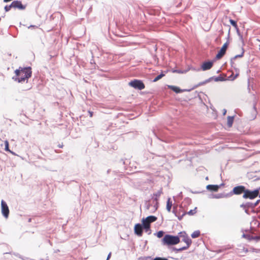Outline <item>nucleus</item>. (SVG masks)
<instances>
[{
    "instance_id": "obj_4",
    "label": "nucleus",
    "mask_w": 260,
    "mask_h": 260,
    "mask_svg": "<svg viewBox=\"0 0 260 260\" xmlns=\"http://www.w3.org/2000/svg\"><path fill=\"white\" fill-rule=\"evenodd\" d=\"M157 220V217L154 216H149L146 218H143L142 220V226L144 228L145 231L147 232L150 230V223L155 221Z\"/></svg>"
},
{
    "instance_id": "obj_24",
    "label": "nucleus",
    "mask_w": 260,
    "mask_h": 260,
    "mask_svg": "<svg viewBox=\"0 0 260 260\" xmlns=\"http://www.w3.org/2000/svg\"><path fill=\"white\" fill-rule=\"evenodd\" d=\"M164 232L162 231H160L157 233L156 236L158 238H161L164 236Z\"/></svg>"
},
{
    "instance_id": "obj_38",
    "label": "nucleus",
    "mask_w": 260,
    "mask_h": 260,
    "mask_svg": "<svg viewBox=\"0 0 260 260\" xmlns=\"http://www.w3.org/2000/svg\"><path fill=\"white\" fill-rule=\"evenodd\" d=\"M257 203H258V201H257V202H256V203L255 204V205H257Z\"/></svg>"
},
{
    "instance_id": "obj_29",
    "label": "nucleus",
    "mask_w": 260,
    "mask_h": 260,
    "mask_svg": "<svg viewBox=\"0 0 260 260\" xmlns=\"http://www.w3.org/2000/svg\"><path fill=\"white\" fill-rule=\"evenodd\" d=\"M153 260H168L166 258H162V257H156L154 258Z\"/></svg>"
},
{
    "instance_id": "obj_7",
    "label": "nucleus",
    "mask_w": 260,
    "mask_h": 260,
    "mask_svg": "<svg viewBox=\"0 0 260 260\" xmlns=\"http://www.w3.org/2000/svg\"><path fill=\"white\" fill-rule=\"evenodd\" d=\"M1 210L3 216L7 218L9 215V209L7 203L4 201H1Z\"/></svg>"
},
{
    "instance_id": "obj_22",
    "label": "nucleus",
    "mask_w": 260,
    "mask_h": 260,
    "mask_svg": "<svg viewBox=\"0 0 260 260\" xmlns=\"http://www.w3.org/2000/svg\"><path fill=\"white\" fill-rule=\"evenodd\" d=\"M5 150L6 151H9L10 152H12V151L9 149V142H8V141L7 140L5 141Z\"/></svg>"
},
{
    "instance_id": "obj_17",
    "label": "nucleus",
    "mask_w": 260,
    "mask_h": 260,
    "mask_svg": "<svg viewBox=\"0 0 260 260\" xmlns=\"http://www.w3.org/2000/svg\"><path fill=\"white\" fill-rule=\"evenodd\" d=\"M200 236V232L199 231H194L191 235L192 238H198Z\"/></svg>"
},
{
    "instance_id": "obj_9",
    "label": "nucleus",
    "mask_w": 260,
    "mask_h": 260,
    "mask_svg": "<svg viewBox=\"0 0 260 260\" xmlns=\"http://www.w3.org/2000/svg\"><path fill=\"white\" fill-rule=\"evenodd\" d=\"M246 188L245 186L242 185H239L235 187L232 190V193L234 194L239 195L242 193H245Z\"/></svg>"
},
{
    "instance_id": "obj_12",
    "label": "nucleus",
    "mask_w": 260,
    "mask_h": 260,
    "mask_svg": "<svg viewBox=\"0 0 260 260\" xmlns=\"http://www.w3.org/2000/svg\"><path fill=\"white\" fill-rule=\"evenodd\" d=\"M213 65V62L212 61H205L203 62L201 66V69L203 71L210 70Z\"/></svg>"
},
{
    "instance_id": "obj_2",
    "label": "nucleus",
    "mask_w": 260,
    "mask_h": 260,
    "mask_svg": "<svg viewBox=\"0 0 260 260\" xmlns=\"http://www.w3.org/2000/svg\"><path fill=\"white\" fill-rule=\"evenodd\" d=\"M178 236L179 237V239H181L182 241L185 243L186 245L179 248H174L173 250L175 252H178L187 249L192 244L191 240L189 238L185 232H180L179 233Z\"/></svg>"
},
{
    "instance_id": "obj_19",
    "label": "nucleus",
    "mask_w": 260,
    "mask_h": 260,
    "mask_svg": "<svg viewBox=\"0 0 260 260\" xmlns=\"http://www.w3.org/2000/svg\"><path fill=\"white\" fill-rule=\"evenodd\" d=\"M197 208L195 207L194 209L190 210L187 213H186V214H187L189 215H193L197 213Z\"/></svg>"
},
{
    "instance_id": "obj_28",
    "label": "nucleus",
    "mask_w": 260,
    "mask_h": 260,
    "mask_svg": "<svg viewBox=\"0 0 260 260\" xmlns=\"http://www.w3.org/2000/svg\"><path fill=\"white\" fill-rule=\"evenodd\" d=\"M239 76V73H237L235 76H233V75L230 76V78L232 80H235Z\"/></svg>"
},
{
    "instance_id": "obj_27",
    "label": "nucleus",
    "mask_w": 260,
    "mask_h": 260,
    "mask_svg": "<svg viewBox=\"0 0 260 260\" xmlns=\"http://www.w3.org/2000/svg\"><path fill=\"white\" fill-rule=\"evenodd\" d=\"M223 78L221 77H216L214 78V81H223Z\"/></svg>"
},
{
    "instance_id": "obj_26",
    "label": "nucleus",
    "mask_w": 260,
    "mask_h": 260,
    "mask_svg": "<svg viewBox=\"0 0 260 260\" xmlns=\"http://www.w3.org/2000/svg\"><path fill=\"white\" fill-rule=\"evenodd\" d=\"M244 52V50H243H243H242V52L241 54H239V55H237L235 56V57L233 58V59H236V58H238V57H242L243 56Z\"/></svg>"
},
{
    "instance_id": "obj_20",
    "label": "nucleus",
    "mask_w": 260,
    "mask_h": 260,
    "mask_svg": "<svg viewBox=\"0 0 260 260\" xmlns=\"http://www.w3.org/2000/svg\"><path fill=\"white\" fill-rule=\"evenodd\" d=\"M165 74H163V73H161L160 74V75H158L157 76H156L154 79H153V82H156L158 80H159V79H160L161 78H162L163 77L165 76Z\"/></svg>"
},
{
    "instance_id": "obj_6",
    "label": "nucleus",
    "mask_w": 260,
    "mask_h": 260,
    "mask_svg": "<svg viewBox=\"0 0 260 260\" xmlns=\"http://www.w3.org/2000/svg\"><path fill=\"white\" fill-rule=\"evenodd\" d=\"M129 85L139 90L143 89L145 88L144 84L140 80L135 79L128 83Z\"/></svg>"
},
{
    "instance_id": "obj_5",
    "label": "nucleus",
    "mask_w": 260,
    "mask_h": 260,
    "mask_svg": "<svg viewBox=\"0 0 260 260\" xmlns=\"http://www.w3.org/2000/svg\"><path fill=\"white\" fill-rule=\"evenodd\" d=\"M258 194L259 189H255L253 191H251L246 189L245 193L243 194V198L244 199H249L252 200L256 198Z\"/></svg>"
},
{
    "instance_id": "obj_31",
    "label": "nucleus",
    "mask_w": 260,
    "mask_h": 260,
    "mask_svg": "<svg viewBox=\"0 0 260 260\" xmlns=\"http://www.w3.org/2000/svg\"><path fill=\"white\" fill-rule=\"evenodd\" d=\"M88 113H89V114L90 117H92V116H93V112H91V111H88Z\"/></svg>"
},
{
    "instance_id": "obj_11",
    "label": "nucleus",
    "mask_w": 260,
    "mask_h": 260,
    "mask_svg": "<svg viewBox=\"0 0 260 260\" xmlns=\"http://www.w3.org/2000/svg\"><path fill=\"white\" fill-rule=\"evenodd\" d=\"M135 234L138 236H142L143 234V226L140 223L136 224L134 227Z\"/></svg>"
},
{
    "instance_id": "obj_3",
    "label": "nucleus",
    "mask_w": 260,
    "mask_h": 260,
    "mask_svg": "<svg viewBox=\"0 0 260 260\" xmlns=\"http://www.w3.org/2000/svg\"><path fill=\"white\" fill-rule=\"evenodd\" d=\"M180 242V239L178 236L171 235H166L161 240L162 244L166 246L175 245L178 244Z\"/></svg>"
},
{
    "instance_id": "obj_23",
    "label": "nucleus",
    "mask_w": 260,
    "mask_h": 260,
    "mask_svg": "<svg viewBox=\"0 0 260 260\" xmlns=\"http://www.w3.org/2000/svg\"><path fill=\"white\" fill-rule=\"evenodd\" d=\"M245 252V253H247L248 252V250L247 248H245L244 247H242V249H238V253H242V252Z\"/></svg>"
},
{
    "instance_id": "obj_32",
    "label": "nucleus",
    "mask_w": 260,
    "mask_h": 260,
    "mask_svg": "<svg viewBox=\"0 0 260 260\" xmlns=\"http://www.w3.org/2000/svg\"><path fill=\"white\" fill-rule=\"evenodd\" d=\"M186 213H184L181 216L178 217V219L181 220L182 219L183 216Z\"/></svg>"
},
{
    "instance_id": "obj_10",
    "label": "nucleus",
    "mask_w": 260,
    "mask_h": 260,
    "mask_svg": "<svg viewBox=\"0 0 260 260\" xmlns=\"http://www.w3.org/2000/svg\"><path fill=\"white\" fill-rule=\"evenodd\" d=\"M11 4L13 8L19 10H24L25 9V6L22 5L21 2L19 1H14Z\"/></svg>"
},
{
    "instance_id": "obj_18",
    "label": "nucleus",
    "mask_w": 260,
    "mask_h": 260,
    "mask_svg": "<svg viewBox=\"0 0 260 260\" xmlns=\"http://www.w3.org/2000/svg\"><path fill=\"white\" fill-rule=\"evenodd\" d=\"M248 238L247 239L249 240H255L256 241H258V240H260V236H255V237H253V236H247Z\"/></svg>"
},
{
    "instance_id": "obj_1",
    "label": "nucleus",
    "mask_w": 260,
    "mask_h": 260,
    "mask_svg": "<svg viewBox=\"0 0 260 260\" xmlns=\"http://www.w3.org/2000/svg\"><path fill=\"white\" fill-rule=\"evenodd\" d=\"M15 76L13 79L19 83L27 82L29 78H30L32 74L31 68L30 67H21L15 71Z\"/></svg>"
},
{
    "instance_id": "obj_16",
    "label": "nucleus",
    "mask_w": 260,
    "mask_h": 260,
    "mask_svg": "<svg viewBox=\"0 0 260 260\" xmlns=\"http://www.w3.org/2000/svg\"><path fill=\"white\" fill-rule=\"evenodd\" d=\"M169 88L176 93H179L181 91V90L177 86H169Z\"/></svg>"
},
{
    "instance_id": "obj_34",
    "label": "nucleus",
    "mask_w": 260,
    "mask_h": 260,
    "mask_svg": "<svg viewBox=\"0 0 260 260\" xmlns=\"http://www.w3.org/2000/svg\"><path fill=\"white\" fill-rule=\"evenodd\" d=\"M58 146L59 148H62L63 147V144H61V145L59 144V145H58Z\"/></svg>"
},
{
    "instance_id": "obj_37",
    "label": "nucleus",
    "mask_w": 260,
    "mask_h": 260,
    "mask_svg": "<svg viewBox=\"0 0 260 260\" xmlns=\"http://www.w3.org/2000/svg\"><path fill=\"white\" fill-rule=\"evenodd\" d=\"M174 72H178L177 71H174Z\"/></svg>"
},
{
    "instance_id": "obj_30",
    "label": "nucleus",
    "mask_w": 260,
    "mask_h": 260,
    "mask_svg": "<svg viewBox=\"0 0 260 260\" xmlns=\"http://www.w3.org/2000/svg\"><path fill=\"white\" fill-rule=\"evenodd\" d=\"M161 193H162V191H158V192L155 194V196H156V197H159L160 196V194H161Z\"/></svg>"
},
{
    "instance_id": "obj_21",
    "label": "nucleus",
    "mask_w": 260,
    "mask_h": 260,
    "mask_svg": "<svg viewBox=\"0 0 260 260\" xmlns=\"http://www.w3.org/2000/svg\"><path fill=\"white\" fill-rule=\"evenodd\" d=\"M230 24L233 26H234L235 28H238V25L237 24L236 21H235V20H234L233 19H230Z\"/></svg>"
},
{
    "instance_id": "obj_25",
    "label": "nucleus",
    "mask_w": 260,
    "mask_h": 260,
    "mask_svg": "<svg viewBox=\"0 0 260 260\" xmlns=\"http://www.w3.org/2000/svg\"><path fill=\"white\" fill-rule=\"evenodd\" d=\"M11 8H13L12 4L10 5H7L5 7V10L6 12L9 11Z\"/></svg>"
},
{
    "instance_id": "obj_35",
    "label": "nucleus",
    "mask_w": 260,
    "mask_h": 260,
    "mask_svg": "<svg viewBox=\"0 0 260 260\" xmlns=\"http://www.w3.org/2000/svg\"><path fill=\"white\" fill-rule=\"evenodd\" d=\"M226 112V110H224V111L223 112V115H225Z\"/></svg>"
},
{
    "instance_id": "obj_13",
    "label": "nucleus",
    "mask_w": 260,
    "mask_h": 260,
    "mask_svg": "<svg viewBox=\"0 0 260 260\" xmlns=\"http://www.w3.org/2000/svg\"><path fill=\"white\" fill-rule=\"evenodd\" d=\"M207 188L211 191H217L219 189V186L217 185H208L207 186Z\"/></svg>"
},
{
    "instance_id": "obj_15",
    "label": "nucleus",
    "mask_w": 260,
    "mask_h": 260,
    "mask_svg": "<svg viewBox=\"0 0 260 260\" xmlns=\"http://www.w3.org/2000/svg\"><path fill=\"white\" fill-rule=\"evenodd\" d=\"M172 206V202L170 198H169L167 203V209L168 212H170L171 208Z\"/></svg>"
},
{
    "instance_id": "obj_33",
    "label": "nucleus",
    "mask_w": 260,
    "mask_h": 260,
    "mask_svg": "<svg viewBox=\"0 0 260 260\" xmlns=\"http://www.w3.org/2000/svg\"><path fill=\"white\" fill-rule=\"evenodd\" d=\"M111 253L110 252V253L108 254V257H107V260H109V258H110V257H111Z\"/></svg>"
},
{
    "instance_id": "obj_8",
    "label": "nucleus",
    "mask_w": 260,
    "mask_h": 260,
    "mask_svg": "<svg viewBox=\"0 0 260 260\" xmlns=\"http://www.w3.org/2000/svg\"><path fill=\"white\" fill-rule=\"evenodd\" d=\"M229 45V42L228 41L223 45L222 47L216 55V57L217 59L221 58L225 54Z\"/></svg>"
},
{
    "instance_id": "obj_14",
    "label": "nucleus",
    "mask_w": 260,
    "mask_h": 260,
    "mask_svg": "<svg viewBox=\"0 0 260 260\" xmlns=\"http://www.w3.org/2000/svg\"><path fill=\"white\" fill-rule=\"evenodd\" d=\"M234 118L233 116H228L227 118V124L229 127H231L234 122Z\"/></svg>"
},
{
    "instance_id": "obj_36",
    "label": "nucleus",
    "mask_w": 260,
    "mask_h": 260,
    "mask_svg": "<svg viewBox=\"0 0 260 260\" xmlns=\"http://www.w3.org/2000/svg\"><path fill=\"white\" fill-rule=\"evenodd\" d=\"M252 250H253V251H256L257 250H256V249L253 248V249H252Z\"/></svg>"
}]
</instances>
